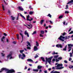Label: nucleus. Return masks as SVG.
Segmentation results:
<instances>
[{
	"label": "nucleus",
	"instance_id": "nucleus-1",
	"mask_svg": "<svg viewBox=\"0 0 73 73\" xmlns=\"http://www.w3.org/2000/svg\"><path fill=\"white\" fill-rule=\"evenodd\" d=\"M1 70L0 71V73H1L2 71L5 70V72H7L6 73H15V71L13 69L9 70L8 69L5 68H3L1 69Z\"/></svg>",
	"mask_w": 73,
	"mask_h": 73
},
{
	"label": "nucleus",
	"instance_id": "nucleus-2",
	"mask_svg": "<svg viewBox=\"0 0 73 73\" xmlns=\"http://www.w3.org/2000/svg\"><path fill=\"white\" fill-rule=\"evenodd\" d=\"M55 65H57L55 66V68H55L56 70H61V69H63V68H64V67H60V66H62L63 65L62 64H58V63H56L55 64Z\"/></svg>",
	"mask_w": 73,
	"mask_h": 73
},
{
	"label": "nucleus",
	"instance_id": "nucleus-3",
	"mask_svg": "<svg viewBox=\"0 0 73 73\" xmlns=\"http://www.w3.org/2000/svg\"><path fill=\"white\" fill-rule=\"evenodd\" d=\"M19 58H21L22 60H25V55L24 54H22V56L21 54L19 55Z\"/></svg>",
	"mask_w": 73,
	"mask_h": 73
},
{
	"label": "nucleus",
	"instance_id": "nucleus-4",
	"mask_svg": "<svg viewBox=\"0 0 73 73\" xmlns=\"http://www.w3.org/2000/svg\"><path fill=\"white\" fill-rule=\"evenodd\" d=\"M68 52H70V50H71V49H72V47L73 46V45L71 44H68Z\"/></svg>",
	"mask_w": 73,
	"mask_h": 73
},
{
	"label": "nucleus",
	"instance_id": "nucleus-5",
	"mask_svg": "<svg viewBox=\"0 0 73 73\" xmlns=\"http://www.w3.org/2000/svg\"><path fill=\"white\" fill-rule=\"evenodd\" d=\"M53 57L51 56L50 58H47L48 62L49 64H50V62H51V60H52V58Z\"/></svg>",
	"mask_w": 73,
	"mask_h": 73
},
{
	"label": "nucleus",
	"instance_id": "nucleus-6",
	"mask_svg": "<svg viewBox=\"0 0 73 73\" xmlns=\"http://www.w3.org/2000/svg\"><path fill=\"white\" fill-rule=\"evenodd\" d=\"M56 48H62V45L61 44H58L56 45Z\"/></svg>",
	"mask_w": 73,
	"mask_h": 73
},
{
	"label": "nucleus",
	"instance_id": "nucleus-7",
	"mask_svg": "<svg viewBox=\"0 0 73 73\" xmlns=\"http://www.w3.org/2000/svg\"><path fill=\"white\" fill-rule=\"evenodd\" d=\"M29 15H28L27 16V21H32V20H33V18H31V19H29V18L30 17Z\"/></svg>",
	"mask_w": 73,
	"mask_h": 73
},
{
	"label": "nucleus",
	"instance_id": "nucleus-8",
	"mask_svg": "<svg viewBox=\"0 0 73 73\" xmlns=\"http://www.w3.org/2000/svg\"><path fill=\"white\" fill-rule=\"evenodd\" d=\"M20 36H21L22 38V40H23V31L22 30H20V32L19 33Z\"/></svg>",
	"mask_w": 73,
	"mask_h": 73
},
{
	"label": "nucleus",
	"instance_id": "nucleus-9",
	"mask_svg": "<svg viewBox=\"0 0 73 73\" xmlns=\"http://www.w3.org/2000/svg\"><path fill=\"white\" fill-rule=\"evenodd\" d=\"M62 36L61 35L60 36V37L58 38V39L60 40V41H62V42H64V40L62 39Z\"/></svg>",
	"mask_w": 73,
	"mask_h": 73
},
{
	"label": "nucleus",
	"instance_id": "nucleus-10",
	"mask_svg": "<svg viewBox=\"0 0 73 73\" xmlns=\"http://www.w3.org/2000/svg\"><path fill=\"white\" fill-rule=\"evenodd\" d=\"M24 34L25 35H27V36L28 37H29V34H28V33L27 30L25 31Z\"/></svg>",
	"mask_w": 73,
	"mask_h": 73
},
{
	"label": "nucleus",
	"instance_id": "nucleus-11",
	"mask_svg": "<svg viewBox=\"0 0 73 73\" xmlns=\"http://www.w3.org/2000/svg\"><path fill=\"white\" fill-rule=\"evenodd\" d=\"M28 25V26L29 27H27L28 28H29V29H31V28H32V27H33V26L31 23L30 24V25Z\"/></svg>",
	"mask_w": 73,
	"mask_h": 73
},
{
	"label": "nucleus",
	"instance_id": "nucleus-12",
	"mask_svg": "<svg viewBox=\"0 0 73 73\" xmlns=\"http://www.w3.org/2000/svg\"><path fill=\"white\" fill-rule=\"evenodd\" d=\"M19 9L20 11H24V9H23L21 6H19Z\"/></svg>",
	"mask_w": 73,
	"mask_h": 73
},
{
	"label": "nucleus",
	"instance_id": "nucleus-13",
	"mask_svg": "<svg viewBox=\"0 0 73 73\" xmlns=\"http://www.w3.org/2000/svg\"><path fill=\"white\" fill-rule=\"evenodd\" d=\"M1 41H2V42H3V43H4V40H5V36H3V37L1 38Z\"/></svg>",
	"mask_w": 73,
	"mask_h": 73
},
{
	"label": "nucleus",
	"instance_id": "nucleus-14",
	"mask_svg": "<svg viewBox=\"0 0 73 73\" xmlns=\"http://www.w3.org/2000/svg\"><path fill=\"white\" fill-rule=\"evenodd\" d=\"M37 49H38V48H37V46H35L34 47V51L37 50Z\"/></svg>",
	"mask_w": 73,
	"mask_h": 73
},
{
	"label": "nucleus",
	"instance_id": "nucleus-15",
	"mask_svg": "<svg viewBox=\"0 0 73 73\" xmlns=\"http://www.w3.org/2000/svg\"><path fill=\"white\" fill-rule=\"evenodd\" d=\"M50 73H60V72L57 71H55L54 70L51 72Z\"/></svg>",
	"mask_w": 73,
	"mask_h": 73
},
{
	"label": "nucleus",
	"instance_id": "nucleus-16",
	"mask_svg": "<svg viewBox=\"0 0 73 73\" xmlns=\"http://www.w3.org/2000/svg\"><path fill=\"white\" fill-rule=\"evenodd\" d=\"M12 52H10V54H9L8 56H7V58H9V57H11L12 56Z\"/></svg>",
	"mask_w": 73,
	"mask_h": 73
},
{
	"label": "nucleus",
	"instance_id": "nucleus-17",
	"mask_svg": "<svg viewBox=\"0 0 73 73\" xmlns=\"http://www.w3.org/2000/svg\"><path fill=\"white\" fill-rule=\"evenodd\" d=\"M41 68H42V66L40 65H38L37 67V69L38 70L39 69H41Z\"/></svg>",
	"mask_w": 73,
	"mask_h": 73
},
{
	"label": "nucleus",
	"instance_id": "nucleus-18",
	"mask_svg": "<svg viewBox=\"0 0 73 73\" xmlns=\"http://www.w3.org/2000/svg\"><path fill=\"white\" fill-rule=\"evenodd\" d=\"M19 14L20 15V16H21V17H22V18H23V19H25V20H26V19H25V17H24V16H23V15H22V14H21V13H20Z\"/></svg>",
	"mask_w": 73,
	"mask_h": 73
},
{
	"label": "nucleus",
	"instance_id": "nucleus-19",
	"mask_svg": "<svg viewBox=\"0 0 73 73\" xmlns=\"http://www.w3.org/2000/svg\"><path fill=\"white\" fill-rule=\"evenodd\" d=\"M27 43L28 45H27V46H31V43L29 42L28 41L27 42Z\"/></svg>",
	"mask_w": 73,
	"mask_h": 73
},
{
	"label": "nucleus",
	"instance_id": "nucleus-20",
	"mask_svg": "<svg viewBox=\"0 0 73 73\" xmlns=\"http://www.w3.org/2000/svg\"><path fill=\"white\" fill-rule=\"evenodd\" d=\"M40 58L42 60L43 62H45V58L43 57H41Z\"/></svg>",
	"mask_w": 73,
	"mask_h": 73
},
{
	"label": "nucleus",
	"instance_id": "nucleus-21",
	"mask_svg": "<svg viewBox=\"0 0 73 73\" xmlns=\"http://www.w3.org/2000/svg\"><path fill=\"white\" fill-rule=\"evenodd\" d=\"M33 71L34 72H38V69H33Z\"/></svg>",
	"mask_w": 73,
	"mask_h": 73
},
{
	"label": "nucleus",
	"instance_id": "nucleus-22",
	"mask_svg": "<svg viewBox=\"0 0 73 73\" xmlns=\"http://www.w3.org/2000/svg\"><path fill=\"white\" fill-rule=\"evenodd\" d=\"M27 61L29 62H33V60L31 59H27Z\"/></svg>",
	"mask_w": 73,
	"mask_h": 73
},
{
	"label": "nucleus",
	"instance_id": "nucleus-23",
	"mask_svg": "<svg viewBox=\"0 0 73 73\" xmlns=\"http://www.w3.org/2000/svg\"><path fill=\"white\" fill-rule=\"evenodd\" d=\"M73 2V0H71L70 1H69L68 3H67V4H69L70 3H72Z\"/></svg>",
	"mask_w": 73,
	"mask_h": 73
},
{
	"label": "nucleus",
	"instance_id": "nucleus-24",
	"mask_svg": "<svg viewBox=\"0 0 73 73\" xmlns=\"http://www.w3.org/2000/svg\"><path fill=\"white\" fill-rule=\"evenodd\" d=\"M35 13V12H34V11H30L29 12V14L30 15H33V14Z\"/></svg>",
	"mask_w": 73,
	"mask_h": 73
},
{
	"label": "nucleus",
	"instance_id": "nucleus-25",
	"mask_svg": "<svg viewBox=\"0 0 73 73\" xmlns=\"http://www.w3.org/2000/svg\"><path fill=\"white\" fill-rule=\"evenodd\" d=\"M46 59V61H45V65H46L47 63H48V59H47V58H45Z\"/></svg>",
	"mask_w": 73,
	"mask_h": 73
},
{
	"label": "nucleus",
	"instance_id": "nucleus-26",
	"mask_svg": "<svg viewBox=\"0 0 73 73\" xmlns=\"http://www.w3.org/2000/svg\"><path fill=\"white\" fill-rule=\"evenodd\" d=\"M54 58H56V59H57L58 57V55H56L55 56H54Z\"/></svg>",
	"mask_w": 73,
	"mask_h": 73
},
{
	"label": "nucleus",
	"instance_id": "nucleus-27",
	"mask_svg": "<svg viewBox=\"0 0 73 73\" xmlns=\"http://www.w3.org/2000/svg\"><path fill=\"white\" fill-rule=\"evenodd\" d=\"M44 21V20H41L40 21V24H41V25L42 24V23H43Z\"/></svg>",
	"mask_w": 73,
	"mask_h": 73
},
{
	"label": "nucleus",
	"instance_id": "nucleus-28",
	"mask_svg": "<svg viewBox=\"0 0 73 73\" xmlns=\"http://www.w3.org/2000/svg\"><path fill=\"white\" fill-rule=\"evenodd\" d=\"M2 9L3 11H5V8H4V6L3 4L2 5Z\"/></svg>",
	"mask_w": 73,
	"mask_h": 73
},
{
	"label": "nucleus",
	"instance_id": "nucleus-29",
	"mask_svg": "<svg viewBox=\"0 0 73 73\" xmlns=\"http://www.w3.org/2000/svg\"><path fill=\"white\" fill-rule=\"evenodd\" d=\"M69 54H70V57H73V54H72V53H70Z\"/></svg>",
	"mask_w": 73,
	"mask_h": 73
},
{
	"label": "nucleus",
	"instance_id": "nucleus-30",
	"mask_svg": "<svg viewBox=\"0 0 73 73\" xmlns=\"http://www.w3.org/2000/svg\"><path fill=\"white\" fill-rule=\"evenodd\" d=\"M11 19L12 20H14L15 19V17H13L12 16H11Z\"/></svg>",
	"mask_w": 73,
	"mask_h": 73
},
{
	"label": "nucleus",
	"instance_id": "nucleus-31",
	"mask_svg": "<svg viewBox=\"0 0 73 73\" xmlns=\"http://www.w3.org/2000/svg\"><path fill=\"white\" fill-rule=\"evenodd\" d=\"M36 45L38 47L39 46V44H38V43L37 41L36 42Z\"/></svg>",
	"mask_w": 73,
	"mask_h": 73
},
{
	"label": "nucleus",
	"instance_id": "nucleus-32",
	"mask_svg": "<svg viewBox=\"0 0 73 73\" xmlns=\"http://www.w3.org/2000/svg\"><path fill=\"white\" fill-rule=\"evenodd\" d=\"M40 33H41V34H44V31H40Z\"/></svg>",
	"mask_w": 73,
	"mask_h": 73
},
{
	"label": "nucleus",
	"instance_id": "nucleus-33",
	"mask_svg": "<svg viewBox=\"0 0 73 73\" xmlns=\"http://www.w3.org/2000/svg\"><path fill=\"white\" fill-rule=\"evenodd\" d=\"M24 50H20V53H23V52H24Z\"/></svg>",
	"mask_w": 73,
	"mask_h": 73
},
{
	"label": "nucleus",
	"instance_id": "nucleus-34",
	"mask_svg": "<svg viewBox=\"0 0 73 73\" xmlns=\"http://www.w3.org/2000/svg\"><path fill=\"white\" fill-rule=\"evenodd\" d=\"M63 17V15H60L59 17V19H62Z\"/></svg>",
	"mask_w": 73,
	"mask_h": 73
},
{
	"label": "nucleus",
	"instance_id": "nucleus-35",
	"mask_svg": "<svg viewBox=\"0 0 73 73\" xmlns=\"http://www.w3.org/2000/svg\"><path fill=\"white\" fill-rule=\"evenodd\" d=\"M47 16H48L49 17H50V18H51V17H52V15L50 14H49L48 15H47Z\"/></svg>",
	"mask_w": 73,
	"mask_h": 73
},
{
	"label": "nucleus",
	"instance_id": "nucleus-36",
	"mask_svg": "<svg viewBox=\"0 0 73 73\" xmlns=\"http://www.w3.org/2000/svg\"><path fill=\"white\" fill-rule=\"evenodd\" d=\"M55 60L56 61V60H55V59H53V60H52V62L54 63V61H55Z\"/></svg>",
	"mask_w": 73,
	"mask_h": 73
},
{
	"label": "nucleus",
	"instance_id": "nucleus-37",
	"mask_svg": "<svg viewBox=\"0 0 73 73\" xmlns=\"http://www.w3.org/2000/svg\"><path fill=\"white\" fill-rule=\"evenodd\" d=\"M73 68V66H70L69 67V68H70V69H72Z\"/></svg>",
	"mask_w": 73,
	"mask_h": 73
},
{
	"label": "nucleus",
	"instance_id": "nucleus-38",
	"mask_svg": "<svg viewBox=\"0 0 73 73\" xmlns=\"http://www.w3.org/2000/svg\"><path fill=\"white\" fill-rule=\"evenodd\" d=\"M52 54H58V53L56 52V53H55V52H54Z\"/></svg>",
	"mask_w": 73,
	"mask_h": 73
},
{
	"label": "nucleus",
	"instance_id": "nucleus-39",
	"mask_svg": "<svg viewBox=\"0 0 73 73\" xmlns=\"http://www.w3.org/2000/svg\"><path fill=\"white\" fill-rule=\"evenodd\" d=\"M3 1H4V3H5V4L6 5H8V3H6V2L5 1V0H3Z\"/></svg>",
	"mask_w": 73,
	"mask_h": 73
},
{
	"label": "nucleus",
	"instance_id": "nucleus-40",
	"mask_svg": "<svg viewBox=\"0 0 73 73\" xmlns=\"http://www.w3.org/2000/svg\"><path fill=\"white\" fill-rule=\"evenodd\" d=\"M65 13L68 14L69 13V12L68 11H65Z\"/></svg>",
	"mask_w": 73,
	"mask_h": 73
},
{
	"label": "nucleus",
	"instance_id": "nucleus-41",
	"mask_svg": "<svg viewBox=\"0 0 73 73\" xmlns=\"http://www.w3.org/2000/svg\"><path fill=\"white\" fill-rule=\"evenodd\" d=\"M27 49H31V48L29 46H28L27 47Z\"/></svg>",
	"mask_w": 73,
	"mask_h": 73
},
{
	"label": "nucleus",
	"instance_id": "nucleus-42",
	"mask_svg": "<svg viewBox=\"0 0 73 73\" xmlns=\"http://www.w3.org/2000/svg\"><path fill=\"white\" fill-rule=\"evenodd\" d=\"M36 33H37V32H36V31H35L32 34V35H35V34H36Z\"/></svg>",
	"mask_w": 73,
	"mask_h": 73
},
{
	"label": "nucleus",
	"instance_id": "nucleus-43",
	"mask_svg": "<svg viewBox=\"0 0 73 73\" xmlns=\"http://www.w3.org/2000/svg\"><path fill=\"white\" fill-rule=\"evenodd\" d=\"M59 60L57 59H55V61H56V62H58L59 61Z\"/></svg>",
	"mask_w": 73,
	"mask_h": 73
},
{
	"label": "nucleus",
	"instance_id": "nucleus-44",
	"mask_svg": "<svg viewBox=\"0 0 73 73\" xmlns=\"http://www.w3.org/2000/svg\"><path fill=\"white\" fill-rule=\"evenodd\" d=\"M62 57H58V60H62Z\"/></svg>",
	"mask_w": 73,
	"mask_h": 73
},
{
	"label": "nucleus",
	"instance_id": "nucleus-45",
	"mask_svg": "<svg viewBox=\"0 0 73 73\" xmlns=\"http://www.w3.org/2000/svg\"><path fill=\"white\" fill-rule=\"evenodd\" d=\"M62 35H63V36H65V35H66V33H62Z\"/></svg>",
	"mask_w": 73,
	"mask_h": 73
},
{
	"label": "nucleus",
	"instance_id": "nucleus-46",
	"mask_svg": "<svg viewBox=\"0 0 73 73\" xmlns=\"http://www.w3.org/2000/svg\"><path fill=\"white\" fill-rule=\"evenodd\" d=\"M17 42L15 41H14L13 42V44H16Z\"/></svg>",
	"mask_w": 73,
	"mask_h": 73
},
{
	"label": "nucleus",
	"instance_id": "nucleus-47",
	"mask_svg": "<svg viewBox=\"0 0 73 73\" xmlns=\"http://www.w3.org/2000/svg\"><path fill=\"white\" fill-rule=\"evenodd\" d=\"M40 37H43V35H42V34H40Z\"/></svg>",
	"mask_w": 73,
	"mask_h": 73
},
{
	"label": "nucleus",
	"instance_id": "nucleus-48",
	"mask_svg": "<svg viewBox=\"0 0 73 73\" xmlns=\"http://www.w3.org/2000/svg\"><path fill=\"white\" fill-rule=\"evenodd\" d=\"M3 35L5 36H7V34L5 33H3Z\"/></svg>",
	"mask_w": 73,
	"mask_h": 73
},
{
	"label": "nucleus",
	"instance_id": "nucleus-49",
	"mask_svg": "<svg viewBox=\"0 0 73 73\" xmlns=\"http://www.w3.org/2000/svg\"><path fill=\"white\" fill-rule=\"evenodd\" d=\"M58 2L57 3V5H58L59 8H61V6L60 5H58Z\"/></svg>",
	"mask_w": 73,
	"mask_h": 73
},
{
	"label": "nucleus",
	"instance_id": "nucleus-50",
	"mask_svg": "<svg viewBox=\"0 0 73 73\" xmlns=\"http://www.w3.org/2000/svg\"><path fill=\"white\" fill-rule=\"evenodd\" d=\"M38 57V55H36L35 56V58H37Z\"/></svg>",
	"mask_w": 73,
	"mask_h": 73
},
{
	"label": "nucleus",
	"instance_id": "nucleus-51",
	"mask_svg": "<svg viewBox=\"0 0 73 73\" xmlns=\"http://www.w3.org/2000/svg\"><path fill=\"white\" fill-rule=\"evenodd\" d=\"M66 9H68V5H66V8H65Z\"/></svg>",
	"mask_w": 73,
	"mask_h": 73
},
{
	"label": "nucleus",
	"instance_id": "nucleus-52",
	"mask_svg": "<svg viewBox=\"0 0 73 73\" xmlns=\"http://www.w3.org/2000/svg\"><path fill=\"white\" fill-rule=\"evenodd\" d=\"M72 33H73V31H71V32H70L69 33V34H72Z\"/></svg>",
	"mask_w": 73,
	"mask_h": 73
},
{
	"label": "nucleus",
	"instance_id": "nucleus-53",
	"mask_svg": "<svg viewBox=\"0 0 73 73\" xmlns=\"http://www.w3.org/2000/svg\"><path fill=\"white\" fill-rule=\"evenodd\" d=\"M17 40H19V34H17Z\"/></svg>",
	"mask_w": 73,
	"mask_h": 73
},
{
	"label": "nucleus",
	"instance_id": "nucleus-54",
	"mask_svg": "<svg viewBox=\"0 0 73 73\" xmlns=\"http://www.w3.org/2000/svg\"><path fill=\"white\" fill-rule=\"evenodd\" d=\"M64 63H66V64H67V63H68V62L67 61H66V60H64Z\"/></svg>",
	"mask_w": 73,
	"mask_h": 73
},
{
	"label": "nucleus",
	"instance_id": "nucleus-55",
	"mask_svg": "<svg viewBox=\"0 0 73 73\" xmlns=\"http://www.w3.org/2000/svg\"><path fill=\"white\" fill-rule=\"evenodd\" d=\"M63 50H64V51H66V48H63Z\"/></svg>",
	"mask_w": 73,
	"mask_h": 73
},
{
	"label": "nucleus",
	"instance_id": "nucleus-56",
	"mask_svg": "<svg viewBox=\"0 0 73 73\" xmlns=\"http://www.w3.org/2000/svg\"><path fill=\"white\" fill-rule=\"evenodd\" d=\"M72 60V59L71 58H69V61H71V60Z\"/></svg>",
	"mask_w": 73,
	"mask_h": 73
},
{
	"label": "nucleus",
	"instance_id": "nucleus-57",
	"mask_svg": "<svg viewBox=\"0 0 73 73\" xmlns=\"http://www.w3.org/2000/svg\"><path fill=\"white\" fill-rule=\"evenodd\" d=\"M48 71L47 70H46L44 71V73H48Z\"/></svg>",
	"mask_w": 73,
	"mask_h": 73
},
{
	"label": "nucleus",
	"instance_id": "nucleus-58",
	"mask_svg": "<svg viewBox=\"0 0 73 73\" xmlns=\"http://www.w3.org/2000/svg\"><path fill=\"white\" fill-rule=\"evenodd\" d=\"M62 1L61 0H59V3H62Z\"/></svg>",
	"mask_w": 73,
	"mask_h": 73
},
{
	"label": "nucleus",
	"instance_id": "nucleus-59",
	"mask_svg": "<svg viewBox=\"0 0 73 73\" xmlns=\"http://www.w3.org/2000/svg\"><path fill=\"white\" fill-rule=\"evenodd\" d=\"M71 30H72V28H70L69 29V30L68 31V32H70V31Z\"/></svg>",
	"mask_w": 73,
	"mask_h": 73
},
{
	"label": "nucleus",
	"instance_id": "nucleus-60",
	"mask_svg": "<svg viewBox=\"0 0 73 73\" xmlns=\"http://www.w3.org/2000/svg\"><path fill=\"white\" fill-rule=\"evenodd\" d=\"M8 13H9V14L11 13V11H9V10H8Z\"/></svg>",
	"mask_w": 73,
	"mask_h": 73
},
{
	"label": "nucleus",
	"instance_id": "nucleus-61",
	"mask_svg": "<svg viewBox=\"0 0 73 73\" xmlns=\"http://www.w3.org/2000/svg\"><path fill=\"white\" fill-rule=\"evenodd\" d=\"M25 68H24L25 70H26V69H27V66H25Z\"/></svg>",
	"mask_w": 73,
	"mask_h": 73
},
{
	"label": "nucleus",
	"instance_id": "nucleus-62",
	"mask_svg": "<svg viewBox=\"0 0 73 73\" xmlns=\"http://www.w3.org/2000/svg\"><path fill=\"white\" fill-rule=\"evenodd\" d=\"M49 22L51 24H53V22H52V21H50Z\"/></svg>",
	"mask_w": 73,
	"mask_h": 73
},
{
	"label": "nucleus",
	"instance_id": "nucleus-63",
	"mask_svg": "<svg viewBox=\"0 0 73 73\" xmlns=\"http://www.w3.org/2000/svg\"><path fill=\"white\" fill-rule=\"evenodd\" d=\"M56 67H52V69H53H53H56Z\"/></svg>",
	"mask_w": 73,
	"mask_h": 73
},
{
	"label": "nucleus",
	"instance_id": "nucleus-64",
	"mask_svg": "<svg viewBox=\"0 0 73 73\" xmlns=\"http://www.w3.org/2000/svg\"><path fill=\"white\" fill-rule=\"evenodd\" d=\"M1 54H2V56H4V54H3V53H1Z\"/></svg>",
	"mask_w": 73,
	"mask_h": 73
}]
</instances>
